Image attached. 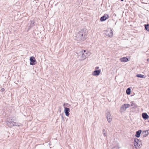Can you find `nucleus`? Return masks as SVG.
Here are the masks:
<instances>
[{
    "mask_svg": "<svg viewBox=\"0 0 149 149\" xmlns=\"http://www.w3.org/2000/svg\"><path fill=\"white\" fill-rule=\"evenodd\" d=\"M86 34L83 30H81L75 34V39L79 42L85 40L86 38Z\"/></svg>",
    "mask_w": 149,
    "mask_h": 149,
    "instance_id": "obj_1",
    "label": "nucleus"
},
{
    "mask_svg": "<svg viewBox=\"0 0 149 149\" xmlns=\"http://www.w3.org/2000/svg\"><path fill=\"white\" fill-rule=\"evenodd\" d=\"M80 53L81 54L79 55V57L80 56L81 57V60H84L90 54L89 52H86L85 50L84 51H81L80 52Z\"/></svg>",
    "mask_w": 149,
    "mask_h": 149,
    "instance_id": "obj_2",
    "label": "nucleus"
},
{
    "mask_svg": "<svg viewBox=\"0 0 149 149\" xmlns=\"http://www.w3.org/2000/svg\"><path fill=\"white\" fill-rule=\"evenodd\" d=\"M134 144L135 148L137 149H140L142 146L141 141L137 138L134 139Z\"/></svg>",
    "mask_w": 149,
    "mask_h": 149,
    "instance_id": "obj_3",
    "label": "nucleus"
},
{
    "mask_svg": "<svg viewBox=\"0 0 149 149\" xmlns=\"http://www.w3.org/2000/svg\"><path fill=\"white\" fill-rule=\"evenodd\" d=\"M6 123L8 126L10 127H11L12 126H19L21 125L20 123H18L15 122H9L8 121H7L6 122Z\"/></svg>",
    "mask_w": 149,
    "mask_h": 149,
    "instance_id": "obj_4",
    "label": "nucleus"
},
{
    "mask_svg": "<svg viewBox=\"0 0 149 149\" xmlns=\"http://www.w3.org/2000/svg\"><path fill=\"white\" fill-rule=\"evenodd\" d=\"M106 115L108 121L109 123H110L112 119L110 112L109 111H107L106 113Z\"/></svg>",
    "mask_w": 149,
    "mask_h": 149,
    "instance_id": "obj_5",
    "label": "nucleus"
},
{
    "mask_svg": "<svg viewBox=\"0 0 149 149\" xmlns=\"http://www.w3.org/2000/svg\"><path fill=\"white\" fill-rule=\"evenodd\" d=\"M105 34L109 37H112L113 36V32L111 29H109L106 31Z\"/></svg>",
    "mask_w": 149,
    "mask_h": 149,
    "instance_id": "obj_6",
    "label": "nucleus"
},
{
    "mask_svg": "<svg viewBox=\"0 0 149 149\" xmlns=\"http://www.w3.org/2000/svg\"><path fill=\"white\" fill-rule=\"evenodd\" d=\"M65 104H64L63 105V106L64 108V113L65 115L68 116L70 115L69 112L70 111V109L69 108L65 107Z\"/></svg>",
    "mask_w": 149,
    "mask_h": 149,
    "instance_id": "obj_7",
    "label": "nucleus"
},
{
    "mask_svg": "<svg viewBox=\"0 0 149 149\" xmlns=\"http://www.w3.org/2000/svg\"><path fill=\"white\" fill-rule=\"evenodd\" d=\"M30 65H33L36 64V61L35 57L33 56L31 57L30 58Z\"/></svg>",
    "mask_w": 149,
    "mask_h": 149,
    "instance_id": "obj_8",
    "label": "nucleus"
},
{
    "mask_svg": "<svg viewBox=\"0 0 149 149\" xmlns=\"http://www.w3.org/2000/svg\"><path fill=\"white\" fill-rule=\"evenodd\" d=\"M109 17V15L108 14H107L106 15H104V16L100 18V20L102 21L103 22L104 21H105Z\"/></svg>",
    "mask_w": 149,
    "mask_h": 149,
    "instance_id": "obj_9",
    "label": "nucleus"
},
{
    "mask_svg": "<svg viewBox=\"0 0 149 149\" xmlns=\"http://www.w3.org/2000/svg\"><path fill=\"white\" fill-rule=\"evenodd\" d=\"M100 70H96L93 71L92 74L93 76L98 75L100 74Z\"/></svg>",
    "mask_w": 149,
    "mask_h": 149,
    "instance_id": "obj_10",
    "label": "nucleus"
},
{
    "mask_svg": "<svg viewBox=\"0 0 149 149\" xmlns=\"http://www.w3.org/2000/svg\"><path fill=\"white\" fill-rule=\"evenodd\" d=\"M35 24V22L34 21H31V23L29 26V30L31 29V28L34 26Z\"/></svg>",
    "mask_w": 149,
    "mask_h": 149,
    "instance_id": "obj_11",
    "label": "nucleus"
},
{
    "mask_svg": "<svg viewBox=\"0 0 149 149\" xmlns=\"http://www.w3.org/2000/svg\"><path fill=\"white\" fill-rule=\"evenodd\" d=\"M143 118L145 119H148L149 118V116L146 113H143L142 114Z\"/></svg>",
    "mask_w": 149,
    "mask_h": 149,
    "instance_id": "obj_12",
    "label": "nucleus"
},
{
    "mask_svg": "<svg viewBox=\"0 0 149 149\" xmlns=\"http://www.w3.org/2000/svg\"><path fill=\"white\" fill-rule=\"evenodd\" d=\"M141 132V130H139L136 131V133L135 136L137 138H139L140 136Z\"/></svg>",
    "mask_w": 149,
    "mask_h": 149,
    "instance_id": "obj_13",
    "label": "nucleus"
},
{
    "mask_svg": "<svg viewBox=\"0 0 149 149\" xmlns=\"http://www.w3.org/2000/svg\"><path fill=\"white\" fill-rule=\"evenodd\" d=\"M120 60L121 62H126L128 61V59L127 57H124L120 59Z\"/></svg>",
    "mask_w": 149,
    "mask_h": 149,
    "instance_id": "obj_14",
    "label": "nucleus"
},
{
    "mask_svg": "<svg viewBox=\"0 0 149 149\" xmlns=\"http://www.w3.org/2000/svg\"><path fill=\"white\" fill-rule=\"evenodd\" d=\"M102 133L104 136H106L107 135V132L106 131L105 129H103L102 130Z\"/></svg>",
    "mask_w": 149,
    "mask_h": 149,
    "instance_id": "obj_15",
    "label": "nucleus"
},
{
    "mask_svg": "<svg viewBox=\"0 0 149 149\" xmlns=\"http://www.w3.org/2000/svg\"><path fill=\"white\" fill-rule=\"evenodd\" d=\"M136 76L140 78H145L146 77V76L144 75L139 74H137Z\"/></svg>",
    "mask_w": 149,
    "mask_h": 149,
    "instance_id": "obj_16",
    "label": "nucleus"
},
{
    "mask_svg": "<svg viewBox=\"0 0 149 149\" xmlns=\"http://www.w3.org/2000/svg\"><path fill=\"white\" fill-rule=\"evenodd\" d=\"M126 93L127 95H130V94L131 89L130 88H127L126 91Z\"/></svg>",
    "mask_w": 149,
    "mask_h": 149,
    "instance_id": "obj_17",
    "label": "nucleus"
},
{
    "mask_svg": "<svg viewBox=\"0 0 149 149\" xmlns=\"http://www.w3.org/2000/svg\"><path fill=\"white\" fill-rule=\"evenodd\" d=\"M145 29L148 31H149V24H146L145 25Z\"/></svg>",
    "mask_w": 149,
    "mask_h": 149,
    "instance_id": "obj_18",
    "label": "nucleus"
},
{
    "mask_svg": "<svg viewBox=\"0 0 149 149\" xmlns=\"http://www.w3.org/2000/svg\"><path fill=\"white\" fill-rule=\"evenodd\" d=\"M148 131H145L143 132L142 133L144 134V137H146L147 136V135L148 134Z\"/></svg>",
    "mask_w": 149,
    "mask_h": 149,
    "instance_id": "obj_19",
    "label": "nucleus"
},
{
    "mask_svg": "<svg viewBox=\"0 0 149 149\" xmlns=\"http://www.w3.org/2000/svg\"><path fill=\"white\" fill-rule=\"evenodd\" d=\"M126 108L124 106V105H123L121 107L120 109L123 111H124L126 110Z\"/></svg>",
    "mask_w": 149,
    "mask_h": 149,
    "instance_id": "obj_20",
    "label": "nucleus"
},
{
    "mask_svg": "<svg viewBox=\"0 0 149 149\" xmlns=\"http://www.w3.org/2000/svg\"><path fill=\"white\" fill-rule=\"evenodd\" d=\"M124 106L125 107V108L127 109V108H128L130 107V105L128 104H124Z\"/></svg>",
    "mask_w": 149,
    "mask_h": 149,
    "instance_id": "obj_21",
    "label": "nucleus"
},
{
    "mask_svg": "<svg viewBox=\"0 0 149 149\" xmlns=\"http://www.w3.org/2000/svg\"><path fill=\"white\" fill-rule=\"evenodd\" d=\"M134 108L136 107H137V105L136 104L132 102L131 105Z\"/></svg>",
    "mask_w": 149,
    "mask_h": 149,
    "instance_id": "obj_22",
    "label": "nucleus"
},
{
    "mask_svg": "<svg viewBox=\"0 0 149 149\" xmlns=\"http://www.w3.org/2000/svg\"><path fill=\"white\" fill-rule=\"evenodd\" d=\"M5 91V89L4 88H2L1 89V91L2 92H3Z\"/></svg>",
    "mask_w": 149,
    "mask_h": 149,
    "instance_id": "obj_23",
    "label": "nucleus"
},
{
    "mask_svg": "<svg viewBox=\"0 0 149 149\" xmlns=\"http://www.w3.org/2000/svg\"><path fill=\"white\" fill-rule=\"evenodd\" d=\"M111 149H119V148L117 147H114L112 148Z\"/></svg>",
    "mask_w": 149,
    "mask_h": 149,
    "instance_id": "obj_24",
    "label": "nucleus"
},
{
    "mask_svg": "<svg viewBox=\"0 0 149 149\" xmlns=\"http://www.w3.org/2000/svg\"><path fill=\"white\" fill-rule=\"evenodd\" d=\"M99 68V67H96L95 68V69L97 70V69H98Z\"/></svg>",
    "mask_w": 149,
    "mask_h": 149,
    "instance_id": "obj_25",
    "label": "nucleus"
},
{
    "mask_svg": "<svg viewBox=\"0 0 149 149\" xmlns=\"http://www.w3.org/2000/svg\"><path fill=\"white\" fill-rule=\"evenodd\" d=\"M62 119L63 120L64 119L63 117L62 116Z\"/></svg>",
    "mask_w": 149,
    "mask_h": 149,
    "instance_id": "obj_26",
    "label": "nucleus"
},
{
    "mask_svg": "<svg viewBox=\"0 0 149 149\" xmlns=\"http://www.w3.org/2000/svg\"><path fill=\"white\" fill-rule=\"evenodd\" d=\"M121 1H123V0H121Z\"/></svg>",
    "mask_w": 149,
    "mask_h": 149,
    "instance_id": "obj_27",
    "label": "nucleus"
}]
</instances>
